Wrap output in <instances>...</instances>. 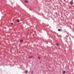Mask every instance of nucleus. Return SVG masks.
I'll list each match as a JSON object with an SVG mask.
<instances>
[{
    "mask_svg": "<svg viewBox=\"0 0 74 74\" xmlns=\"http://www.w3.org/2000/svg\"><path fill=\"white\" fill-rule=\"evenodd\" d=\"M25 3H28V2H29L28 1L26 0H25Z\"/></svg>",
    "mask_w": 74,
    "mask_h": 74,
    "instance_id": "f257e3e1",
    "label": "nucleus"
},
{
    "mask_svg": "<svg viewBox=\"0 0 74 74\" xmlns=\"http://www.w3.org/2000/svg\"><path fill=\"white\" fill-rule=\"evenodd\" d=\"M29 58H33V57L32 56H31L29 57Z\"/></svg>",
    "mask_w": 74,
    "mask_h": 74,
    "instance_id": "f03ea898",
    "label": "nucleus"
},
{
    "mask_svg": "<svg viewBox=\"0 0 74 74\" xmlns=\"http://www.w3.org/2000/svg\"><path fill=\"white\" fill-rule=\"evenodd\" d=\"M70 3H71V5H72L73 4V2L71 1Z\"/></svg>",
    "mask_w": 74,
    "mask_h": 74,
    "instance_id": "7ed1b4c3",
    "label": "nucleus"
},
{
    "mask_svg": "<svg viewBox=\"0 0 74 74\" xmlns=\"http://www.w3.org/2000/svg\"><path fill=\"white\" fill-rule=\"evenodd\" d=\"M58 30L59 31V32H61V29H58Z\"/></svg>",
    "mask_w": 74,
    "mask_h": 74,
    "instance_id": "20e7f679",
    "label": "nucleus"
},
{
    "mask_svg": "<svg viewBox=\"0 0 74 74\" xmlns=\"http://www.w3.org/2000/svg\"><path fill=\"white\" fill-rule=\"evenodd\" d=\"M66 73V71H63V74H65Z\"/></svg>",
    "mask_w": 74,
    "mask_h": 74,
    "instance_id": "39448f33",
    "label": "nucleus"
},
{
    "mask_svg": "<svg viewBox=\"0 0 74 74\" xmlns=\"http://www.w3.org/2000/svg\"><path fill=\"white\" fill-rule=\"evenodd\" d=\"M27 72H28V71H25V73H27Z\"/></svg>",
    "mask_w": 74,
    "mask_h": 74,
    "instance_id": "423d86ee",
    "label": "nucleus"
},
{
    "mask_svg": "<svg viewBox=\"0 0 74 74\" xmlns=\"http://www.w3.org/2000/svg\"><path fill=\"white\" fill-rule=\"evenodd\" d=\"M17 22H19V19H17Z\"/></svg>",
    "mask_w": 74,
    "mask_h": 74,
    "instance_id": "0eeeda50",
    "label": "nucleus"
},
{
    "mask_svg": "<svg viewBox=\"0 0 74 74\" xmlns=\"http://www.w3.org/2000/svg\"><path fill=\"white\" fill-rule=\"evenodd\" d=\"M23 42V40H21L20 41V42Z\"/></svg>",
    "mask_w": 74,
    "mask_h": 74,
    "instance_id": "6e6552de",
    "label": "nucleus"
},
{
    "mask_svg": "<svg viewBox=\"0 0 74 74\" xmlns=\"http://www.w3.org/2000/svg\"><path fill=\"white\" fill-rule=\"evenodd\" d=\"M31 73H33V71H32Z\"/></svg>",
    "mask_w": 74,
    "mask_h": 74,
    "instance_id": "1a4fd4ad",
    "label": "nucleus"
},
{
    "mask_svg": "<svg viewBox=\"0 0 74 74\" xmlns=\"http://www.w3.org/2000/svg\"><path fill=\"white\" fill-rule=\"evenodd\" d=\"M57 45L58 46L59 45V44H57Z\"/></svg>",
    "mask_w": 74,
    "mask_h": 74,
    "instance_id": "9d476101",
    "label": "nucleus"
},
{
    "mask_svg": "<svg viewBox=\"0 0 74 74\" xmlns=\"http://www.w3.org/2000/svg\"><path fill=\"white\" fill-rule=\"evenodd\" d=\"M11 25H13V23H11Z\"/></svg>",
    "mask_w": 74,
    "mask_h": 74,
    "instance_id": "9b49d317",
    "label": "nucleus"
},
{
    "mask_svg": "<svg viewBox=\"0 0 74 74\" xmlns=\"http://www.w3.org/2000/svg\"><path fill=\"white\" fill-rule=\"evenodd\" d=\"M39 59H40V57H39Z\"/></svg>",
    "mask_w": 74,
    "mask_h": 74,
    "instance_id": "f8f14e48",
    "label": "nucleus"
}]
</instances>
